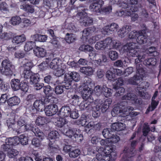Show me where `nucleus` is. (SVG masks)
I'll list each match as a JSON object with an SVG mask.
<instances>
[{"label": "nucleus", "instance_id": "0eeeda50", "mask_svg": "<svg viewBox=\"0 0 161 161\" xmlns=\"http://www.w3.org/2000/svg\"><path fill=\"white\" fill-rule=\"evenodd\" d=\"M83 102L80 104L79 107L81 110L86 109L91 110L95 107V103L94 101L93 97H90L85 99Z\"/></svg>", "mask_w": 161, "mask_h": 161}, {"label": "nucleus", "instance_id": "cd10ccee", "mask_svg": "<svg viewBox=\"0 0 161 161\" xmlns=\"http://www.w3.org/2000/svg\"><path fill=\"white\" fill-rule=\"evenodd\" d=\"M20 8L27 13H32L34 11L33 6L29 4H24L20 5Z\"/></svg>", "mask_w": 161, "mask_h": 161}, {"label": "nucleus", "instance_id": "2eb2a0df", "mask_svg": "<svg viewBox=\"0 0 161 161\" xmlns=\"http://www.w3.org/2000/svg\"><path fill=\"white\" fill-rule=\"evenodd\" d=\"M71 112V109L69 106L62 107L58 112V115L60 118L67 117L69 116Z\"/></svg>", "mask_w": 161, "mask_h": 161}, {"label": "nucleus", "instance_id": "f257e3e1", "mask_svg": "<svg viewBox=\"0 0 161 161\" xmlns=\"http://www.w3.org/2000/svg\"><path fill=\"white\" fill-rule=\"evenodd\" d=\"M143 57L139 56L138 58L135 60L134 68L136 69V72L137 75H135L133 77L130 78L128 80L129 83L133 85H138L142 80L146 73L142 65L140 63V61L143 59Z\"/></svg>", "mask_w": 161, "mask_h": 161}, {"label": "nucleus", "instance_id": "2f4dec72", "mask_svg": "<svg viewBox=\"0 0 161 161\" xmlns=\"http://www.w3.org/2000/svg\"><path fill=\"white\" fill-rule=\"evenodd\" d=\"M110 148L109 146H107L104 148L101 146L97 147L96 148V151L98 153L103 154H104L106 155L107 153L108 154V153L110 152H108V150L112 151V150H110Z\"/></svg>", "mask_w": 161, "mask_h": 161}, {"label": "nucleus", "instance_id": "4d7b16f0", "mask_svg": "<svg viewBox=\"0 0 161 161\" xmlns=\"http://www.w3.org/2000/svg\"><path fill=\"white\" fill-rule=\"evenodd\" d=\"M79 50L85 52L92 51L93 50L92 47L88 45H82L79 48Z\"/></svg>", "mask_w": 161, "mask_h": 161}, {"label": "nucleus", "instance_id": "f03ea898", "mask_svg": "<svg viewBox=\"0 0 161 161\" xmlns=\"http://www.w3.org/2000/svg\"><path fill=\"white\" fill-rule=\"evenodd\" d=\"M96 103L97 104L95 106V109L93 110L92 115L94 118H97L99 117L101 114V111L103 113H104L108 109L109 105L112 102L111 98H108L104 102H102L100 99H97L95 100Z\"/></svg>", "mask_w": 161, "mask_h": 161}, {"label": "nucleus", "instance_id": "f704fd0d", "mask_svg": "<svg viewBox=\"0 0 161 161\" xmlns=\"http://www.w3.org/2000/svg\"><path fill=\"white\" fill-rule=\"evenodd\" d=\"M6 142L10 145H16L19 144L18 136H14L13 138H9L6 140Z\"/></svg>", "mask_w": 161, "mask_h": 161}, {"label": "nucleus", "instance_id": "1a4fd4ad", "mask_svg": "<svg viewBox=\"0 0 161 161\" xmlns=\"http://www.w3.org/2000/svg\"><path fill=\"white\" fill-rule=\"evenodd\" d=\"M112 42V40L111 38H107L103 41L97 42L95 45V48L97 50H103L110 45Z\"/></svg>", "mask_w": 161, "mask_h": 161}, {"label": "nucleus", "instance_id": "7ed1b4c3", "mask_svg": "<svg viewBox=\"0 0 161 161\" xmlns=\"http://www.w3.org/2000/svg\"><path fill=\"white\" fill-rule=\"evenodd\" d=\"M135 43L133 42L127 43L123 47V49L125 52H126L127 54L129 56L135 57H136V58L135 59V61L136 59L138 58L139 56L143 57V59L142 61H140V63L142 62L145 58V55H139L138 52L135 49ZM135 62H134V63Z\"/></svg>", "mask_w": 161, "mask_h": 161}, {"label": "nucleus", "instance_id": "a878e982", "mask_svg": "<svg viewBox=\"0 0 161 161\" xmlns=\"http://www.w3.org/2000/svg\"><path fill=\"white\" fill-rule=\"evenodd\" d=\"M11 87L14 91L20 89V82L18 79H12L10 82Z\"/></svg>", "mask_w": 161, "mask_h": 161}, {"label": "nucleus", "instance_id": "6ab92c4d", "mask_svg": "<svg viewBox=\"0 0 161 161\" xmlns=\"http://www.w3.org/2000/svg\"><path fill=\"white\" fill-rule=\"evenodd\" d=\"M59 80H57V82L58 84H62L61 85L64 88L66 89H69L71 87L72 80H70L69 78L66 77L65 75V79L63 81L61 82H59Z\"/></svg>", "mask_w": 161, "mask_h": 161}, {"label": "nucleus", "instance_id": "e433bc0d", "mask_svg": "<svg viewBox=\"0 0 161 161\" xmlns=\"http://www.w3.org/2000/svg\"><path fill=\"white\" fill-rule=\"evenodd\" d=\"M96 158L97 161H110V157L106 154L97 153Z\"/></svg>", "mask_w": 161, "mask_h": 161}, {"label": "nucleus", "instance_id": "9d476101", "mask_svg": "<svg viewBox=\"0 0 161 161\" xmlns=\"http://www.w3.org/2000/svg\"><path fill=\"white\" fill-rule=\"evenodd\" d=\"M119 28L118 25L115 23L105 26L103 28V31L105 34H112L116 32Z\"/></svg>", "mask_w": 161, "mask_h": 161}, {"label": "nucleus", "instance_id": "ea45409f", "mask_svg": "<svg viewBox=\"0 0 161 161\" xmlns=\"http://www.w3.org/2000/svg\"><path fill=\"white\" fill-rule=\"evenodd\" d=\"M39 80L40 77L38 74H33L29 79L30 84L32 85L39 82Z\"/></svg>", "mask_w": 161, "mask_h": 161}, {"label": "nucleus", "instance_id": "6e6d98bb", "mask_svg": "<svg viewBox=\"0 0 161 161\" xmlns=\"http://www.w3.org/2000/svg\"><path fill=\"white\" fill-rule=\"evenodd\" d=\"M33 73L30 70L24 69L22 74L24 77L26 79H29L31 76L32 75Z\"/></svg>", "mask_w": 161, "mask_h": 161}, {"label": "nucleus", "instance_id": "49530a36", "mask_svg": "<svg viewBox=\"0 0 161 161\" xmlns=\"http://www.w3.org/2000/svg\"><path fill=\"white\" fill-rule=\"evenodd\" d=\"M43 91L45 94L48 97H51L52 96L53 90L52 88L49 86H44Z\"/></svg>", "mask_w": 161, "mask_h": 161}, {"label": "nucleus", "instance_id": "864d4df0", "mask_svg": "<svg viewBox=\"0 0 161 161\" xmlns=\"http://www.w3.org/2000/svg\"><path fill=\"white\" fill-rule=\"evenodd\" d=\"M34 42L32 41H28L26 42L25 45L24 49L25 51H29L31 50L35 46Z\"/></svg>", "mask_w": 161, "mask_h": 161}, {"label": "nucleus", "instance_id": "aec40b11", "mask_svg": "<svg viewBox=\"0 0 161 161\" xmlns=\"http://www.w3.org/2000/svg\"><path fill=\"white\" fill-rule=\"evenodd\" d=\"M66 77L69 78L70 80H72L77 82L80 79V76L79 74L75 72H69L68 73L66 74L65 75Z\"/></svg>", "mask_w": 161, "mask_h": 161}, {"label": "nucleus", "instance_id": "dca6fc26", "mask_svg": "<svg viewBox=\"0 0 161 161\" xmlns=\"http://www.w3.org/2000/svg\"><path fill=\"white\" fill-rule=\"evenodd\" d=\"M130 148L127 149L125 148L124 150V152H127V153H130L131 155L133 154V155H135L136 153V152L135 150V148L137 145L138 141L137 140H130Z\"/></svg>", "mask_w": 161, "mask_h": 161}, {"label": "nucleus", "instance_id": "4c0bfd02", "mask_svg": "<svg viewBox=\"0 0 161 161\" xmlns=\"http://www.w3.org/2000/svg\"><path fill=\"white\" fill-rule=\"evenodd\" d=\"M96 30V28L93 26L85 29L83 31V36H87L95 32Z\"/></svg>", "mask_w": 161, "mask_h": 161}, {"label": "nucleus", "instance_id": "f8f14e48", "mask_svg": "<svg viewBox=\"0 0 161 161\" xmlns=\"http://www.w3.org/2000/svg\"><path fill=\"white\" fill-rule=\"evenodd\" d=\"M93 92V90L90 88L89 86L85 85L83 88L81 92V96L84 99H88L91 97H93L91 94Z\"/></svg>", "mask_w": 161, "mask_h": 161}, {"label": "nucleus", "instance_id": "423d86ee", "mask_svg": "<svg viewBox=\"0 0 161 161\" xmlns=\"http://www.w3.org/2000/svg\"><path fill=\"white\" fill-rule=\"evenodd\" d=\"M25 130L26 131H31L33 132L35 135L40 138L41 139H43L44 138V135L43 132L39 129L37 127H34V125L32 123L27 124L24 125Z\"/></svg>", "mask_w": 161, "mask_h": 161}, {"label": "nucleus", "instance_id": "6e6552de", "mask_svg": "<svg viewBox=\"0 0 161 161\" xmlns=\"http://www.w3.org/2000/svg\"><path fill=\"white\" fill-rule=\"evenodd\" d=\"M149 86V83L147 81H143L141 82L137 86L136 90L137 94L143 99H146V94L142 90L143 89L147 88Z\"/></svg>", "mask_w": 161, "mask_h": 161}, {"label": "nucleus", "instance_id": "09e8293b", "mask_svg": "<svg viewBox=\"0 0 161 161\" xmlns=\"http://www.w3.org/2000/svg\"><path fill=\"white\" fill-rule=\"evenodd\" d=\"M28 82L25 79L23 81L20 82V88L22 91L24 92H27L28 89Z\"/></svg>", "mask_w": 161, "mask_h": 161}, {"label": "nucleus", "instance_id": "4be33fe9", "mask_svg": "<svg viewBox=\"0 0 161 161\" xmlns=\"http://www.w3.org/2000/svg\"><path fill=\"white\" fill-rule=\"evenodd\" d=\"M125 125L121 122H117L112 124L111 128L114 130L120 131L125 129Z\"/></svg>", "mask_w": 161, "mask_h": 161}, {"label": "nucleus", "instance_id": "7c9ffc66", "mask_svg": "<svg viewBox=\"0 0 161 161\" xmlns=\"http://www.w3.org/2000/svg\"><path fill=\"white\" fill-rule=\"evenodd\" d=\"M26 37L24 34L16 36L13 37L12 42L16 44L22 43L25 41Z\"/></svg>", "mask_w": 161, "mask_h": 161}, {"label": "nucleus", "instance_id": "473e14b6", "mask_svg": "<svg viewBox=\"0 0 161 161\" xmlns=\"http://www.w3.org/2000/svg\"><path fill=\"white\" fill-rule=\"evenodd\" d=\"M111 89L107 87L106 84H103L102 86V93L106 97H110L112 93Z\"/></svg>", "mask_w": 161, "mask_h": 161}, {"label": "nucleus", "instance_id": "e2e57ef3", "mask_svg": "<svg viewBox=\"0 0 161 161\" xmlns=\"http://www.w3.org/2000/svg\"><path fill=\"white\" fill-rule=\"evenodd\" d=\"M106 76L108 80H111L113 79H114L115 75L114 72H113L110 70H108L106 73Z\"/></svg>", "mask_w": 161, "mask_h": 161}, {"label": "nucleus", "instance_id": "b1692460", "mask_svg": "<svg viewBox=\"0 0 161 161\" xmlns=\"http://www.w3.org/2000/svg\"><path fill=\"white\" fill-rule=\"evenodd\" d=\"M34 155V158L36 161H53V159L49 157H42L39 153L36 152H33Z\"/></svg>", "mask_w": 161, "mask_h": 161}, {"label": "nucleus", "instance_id": "393cba45", "mask_svg": "<svg viewBox=\"0 0 161 161\" xmlns=\"http://www.w3.org/2000/svg\"><path fill=\"white\" fill-rule=\"evenodd\" d=\"M20 102L19 98L16 96L11 97L7 100L8 105L11 107L18 105Z\"/></svg>", "mask_w": 161, "mask_h": 161}, {"label": "nucleus", "instance_id": "4468645a", "mask_svg": "<svg viewBox=\"0 0 161 161\" xmlns=\"http://www.w3.org/2000/svg\"><path fill=\"white\" fill-rule=\"evenodd\" d=\"M79 22L81 25L87 26L91 25L93 23V20L92 18L82 15L80 17Z\"/></svg>", "mask_w": 161, "mask_h": 161}, {"label": "nucleus", "instance_id": "a211bd4d", "mask_svg": "<svg viewBox=\"0 0 161 161\" xmlns=\"http://www.w3.org/2000/svg\"><path fill=\"white\" fill-rule=\"evenodd\" d=\"M131 30V26L129 25L124 26L118 31V35L121 38L124 37Z\"/></svg>", "mask_w": 161, "mask_h": 161}, {"label": "nucleus", "instance_id": "39448f33", "mask_svg": "<svg viewBox=\"0 0 161 161\" xmlns=\"http://www.w3.org/2000/svg\"><path fill=\"white\" fill-rule=\"evenodd\" d=\"M1 73L6 75H11L14 66L8 59L4 60L2 63Z\"/></svg>", "mask_w": 161, "mask_h": 161}, {"label": "nucleus", "instance_id": "603ef678", "mask_svg": "<svg viewBox=\"0 0 161 161\" xmlns=\"http://www.w3.org/2000/svg\"><path fill=\"white\" fill-rule=\"evenodd\" d=\"M58 58H55L52 60L49 65L50 68L53 69H57L58 66Z\"/></svg>", "mask_w": 161, "mask_h": 161}, {"label": "nucleus", "instance_id": "f3484780", "mask_svg": "<svg viewBox=\"0 0 161 161\" xmlns=\"http://www.w3.org/2000/svg\"><path fill=\"white\" fill-rule=\"evenodd\" d=\"M136 40L137 42L140 44H144L147 42V37L144 30L139 31V35L137 36Z\"/></svg>", "mask_w": 161, "mask_h": 161}, {"label": "nucleus", "instance_id": "72a5a7b5", "mask_svg": "<svg viewBox=\"0 0 161 161\" xmlns=\"http://www.w3.org/2000/svg\"><path fill=\"white\" fill-rule=\"evenodd\" d=\"M80 130L79 129L78 131L75 133L72 137L71 139L74 142H80L83 139V135L79 133Z\"/></svg>", "mask_w": 161, "mask_h": 161}, {"label": "nucleus", "instance_id": "a19ab883", "mask_svg": "<svg viewBox=\"0 0 161 161\" xmlns=\"http://www.w3.org/2000/svg\"><path fill=\"white\" fill-rule=\"evenodd\" d=\"M47 122V120L45 117L40 116L37 117L36 119V123L38 126H42L46 124Z\"/></svg>", "mask_w": 161, "mask_h": 161}, {"label": "nucleus", "instance_id": "20e7f679", "mask_svg": "<svg viewBox=\"0 0 161 161\" xmlns=\"http://www.w3.org/2000/svg\"><path fill=\"white\" fill-rule=\"evenodd\" d=\"M58 135V133L56 131H51L49 134V148L52 152H56L57 151L58 146L56 144V142Z\"/></svg>", "mask_w": 161, "mask_h": 161}, {"label": "nucleus", "instance_id": "3c124183", "mask_svg": "<svg viewBox=\"0 0 161 161\" xmlns=\"http://www.w3.org/2000/svg\"><path fill=\"white\" fill-rule=\"evenodd\" d=\"M21 21V19L19 16H15L12 17L11 19L10 22L13 25H19Z\"/></svg>", "mask_w": 161, "mask_h": 161}, {"label": "nucleus", "instance_id": "bf43d9fd", "mask_svg": "<svg viewBox=\"0 0 161 161\" xmlns=\"http://www.w3.org/2000/svg\"><path fill=\"white\" fill-rule=\"evenodd\" d=\"M38 138L39 139L34 138L32 140V144L36 147H38L40 146L41 144V141L43 139H41L40 138Z\"/></svg>", "mask_w": 161, "mask_h": 161}, {"label": "nucleus", "instance_id": "c756f323", "mask_svg": "<svg viewBox=\"0 0 161 161\" xmlns=\"http://www.w3.org/2000/svg\"><path fill=\"white\" fill-rule=\"evenodd\" d=\"M103 5L96 3H92L90 5L89 9L93 12L100 13L101 10V7Z\"/></svg>", "mask_w": 161, "mask_h": 161}, {"label": "nucleus", "instance_id": "58836bf2", "mask_svg": "<svg viewBox=\"0 0 161 161\" xmlns=\"http://www.w3.org/2000/svg\"><path fill=\"white\" fill-rule=\"evenodd\" d=\"M65 39L67 42L70 43L74 42L76 40V37L74 34L67 33L66 34Z\"/></svg>", "mask_w": 161, "mask_h": 161}, {"label": "nucleus", "instance_id": "13d9d810", "mask_svg": "<svg viewBox=\"0 0 161 161\" xmlns=\"http://www.w3.org/2000/svg\"><path fill=\"white\" fill-rule=\"evenodd\" d=\"M81 98V97L78 96L76 94H74L71 95L70 100L73 103L74 105H78L79 100Z\"/></svg>", "mask_w": 161, "mask_h": 161}, {"label": "nucleus", "instance_id": "338daca9", "mask_svg": "<svg viewBox=\"0 0 161 161\" xmlns=\"http://www.w3.org/2000/svg\"><path fill=\"white\" fill-rule=\"evenodd\" d=\"M54 91L56 94H60L64 92V88L62 85H58L55 87Z\"/></svg>", "mask_w": 161, "mask_h": 161}, {"label": "nucleus", "instance_id": "c85d7f7f", "mask_svg": "<svg viewBox=\"0 0 161 161\" xmlns=\"http://www.w3.org/2000/svg\"><path fill=\"white\" fill-rule=\"evenodd\" d=\"M80 71L81 73L86 75L90 76L92 75L93 73V70L91 67H81Z\"/></svg>", "mask_w": 161, "mask_h": 161}, {"label": "nucleus", "instance_id": "69168bd1", "mask_svg": "<svg viewBox=\"0 0 161 161\" xmlns=\"http://www.w3.org/2000/svg\"><path fill=\"white\" fill-rule=\"evenodd\" d=\"M56 69V70L54 72V74L57 76L60 77L63 75L65 73L64 70L62 68L58 67Z\"/></svg>", "mask_w": 161, "mask_h": 161}, {"label": "nucleus", "instance_id": "5701e85b", "mask_svg": "<svg viewBox=\"0 0 161 161\" xmlns=\"http://www.w3.org/2000/svg\"><path fill=\"white\" fill-rule=\"evenodd\" d=\"M43 102V99L36 100L33 104L34 108H36L38 111H42L45 108Z\"/></svg>", "mask_w": 161, "mask_h": 161}, {"label": "nucleus", "instance_id": "c03bdc74", "mask_svg": "<svg viewBox=\"0 0 161 161\" xmlns=\"http://www.w3.org/2000/svg\"><path fill=\"white\" fill-rule=\"evenodd\" d=\"M19 143H20L22 145H26L28 144V137L24 134L18 136Z\"/></svg>", "mask_w": 161, "mask_h": 161}, {"label": "nucleus", "instance_id": "0e129e2a", "mask_svg": "<svg viewBox=\"0 0 161 161\" xmlns=\"http://www.w3.org/2000/svg\"><path fill=\"white\" fill-rule=\"evenodd\" d=\"M151 107H149L147 110V111L149 112L154 110L158 105V102L154 100H152Z\"/></svg>", "mask_w": 161, "mask_h": 161}, {"label": "nucleus", "instance_id": "79ce46f5", "mask_svg": "<svg viewBox=\"0 0 161 161\" xmlns=\"http://www.w3.org/2000/svg\"><path fill=\"white\" fill-rule=\"evenodd\" d=\"M136 97V95L133 93L131 92L127 93L124 95L122 97L123 100H134Z\"/></svg>", "mask_w": 161, "mask_h": 161}, {"label": "nucleus", "instance_id": "a18cd8bd", "mask_svg": "<svg viewBox=\"0 0 161 161\" xmlns=\"http://www.w3.org/2000/svg\"><path fill=\"white\" fill-rule=\"evenodd\" d=\"M110 148V150H112V151H108V152H110L109 153H106V155L110 157V161H113L116 159V157L117 156V153L114 152V149L113 148L112 146H109Z\"/></svg>", "mask_w": 161, "mask_h": 161}, {"label": "nucleus", "instance_id": "5fc2aeb1", "mask_svg": "<svg viewBox=\"0 0 161 161\" xmlns=\"http://www.w3.org/2000/svg\"><path fill=\"white\" fill-rule=\"evenodd\" d=\"M19 153V152L14 149H11L8 152V156L10 158H14Z\"/></svg>", "mask_w": 161, "mask_h": 161}, {"label": "nucleus", "instance_id": "412c9836", "mask_svg": "<svg viewBox=\"0 0 161 161\" xmlns=\"http://www.w3.org/2000/svg\"><path fill=\"white\" fill-rule=\"evenodd\" d=\"M157 63V61L155 58L154 57L150 58L145 59L143 61L144 65L147 67L151 68L152 67L154 66Z\"/></svg>", "mask_w": 161, "mask_h": 161}, {"label": "nucleus", "instance_id": "052dcab7", "mask_svg": "<svg viewBox=\"0 0 161 161\" xmlns=\"http://www.w3.org/2000/svg\"><path fill=\"white\" fill-rule=\"evenodd\" d=\"M109 56L112 60H115L119 57L118 53L114 51H111L109 52Z\"/></svg>", "mask_w": 161, "mask_h": 161}, {"label": "nucleus", "instance_id": "680f3d73", "mask_svg": "<svg viewBox=\"0 0 161 161\" xmlns=\"http://www.w3.org/2000/svg\"><path fill=\"white\" fill-rule=\"evenodd\" d=\"M80 153V150L79 149H76L69 152V155L71 158H75L77 157Z\"/></svg>", "mask_w": 161, "mask_h": 161}, {"label": "nucleus", "instance_id": "9b49d317", "mask_svg": "<svg viewBox=\"0 0 161 161\" xmlns=\"http://www.w3.org/2000/svg\"><path fill=\"white\" fill-rule=\"evenodd\" d=\"M58 110L57 106L55 104L49 105L45 108V111L46 115L51 116L55 115Z\"/></svg>", "mask_w": 161, "mask_h": 161}, {"label": "nucleus", "instance_id": "bb28decb", "mask_svg": "<svg viewBox=\"0 0 161 161\" xmlns=\"http://www.w3.org/2000/svg\"><path fill=\"white\" fill-rule=\"evenodd\" d=\"M34 54L38 57H43L46 54V50L43 48L37 47L34 50Z\"/></svg>", "mask_w": 161, "mask_h": 161}, {"label": "nucleus", "instance_id": "c9c22d12", "mask_svg": "<svg viewBox=\"0 0 161 161\" xmlns=\"http://www.w3.org/2000/svg\"><path fill=\"white\" fill-rule=\"evenodd\" d=\"M78 129L69 127L65 133V135L70 138H71L75 133L78 131Z\"/></svg>", "mask_w": 161, "mask_h": 161}, {"label": "nucleus", "instance_id": "37998d69", "mask_svg": "<svg viewBox=\"0 0 161 161\" xmlns=\"http://www.w3.org/2000/svg\"><path fill=\"white\" fill-rule=\"evenodd\" d=\"M113 131L110 129H105L102 131L103 136L106 138L109 139L112 136Z\"/></svg>", "mask_w": 161, "mask_h": 161}, {"label": "nucleus", "instance_id": "774afa93", "mask_svg": "<svg viewBox=\"0 0 161 161\" xmlns=\"http://www.w3.org/2000/svg\"><path fill=\"white\" fill-rule=\"evenodd\" d=\"M124 156L125 157L124 158L122 159L121 161H131V158L135 156L133 154L131 155L130 153H127V152H124Z\"/></svg>", "mask_w": 161, "mask_h": 161}, {"label": "nucleus", "instance_id": "8fccbe9b", "mask_svg": "<svg viewBox=\"0 0 161 161\" xmlns=\"http://www.w3.org/2000/svg\"><path fill=\"white\" fill-rule=\"evenodd\" d=\"M35 40L40 42H44L47 39V36L46 35H41L38 34L34 35Z\"/></svg>", "mask_w": 161, "mask_h": 161}, {"label": "nucleus", "instance_id": "ddd939ff", "mask_svg": "<svg viewBox=\"0 0 161 161\" xmlns=\"http://www.w3.org/2000/svg\"><path fill=\"white\" fill-rule=\"evenodd\" d=\"M18 117V116L17 115L12 116L11 118L8 119L7 122L8 128L9 129H11L13 130H16V131L20 128L18 125L17 126L14 123L15 119H17Z\"/></svg>", "mask_w": 161, "mask_h": 161}, {"label": "nucleus", "instance_id": "de8ad7c7", "mask_svg": "<svg viewBox=\"0 0 161 161\" xmlns=\"http://www.w3.org/2000/svg\"><path fill=\"white\" fill-rule=\"evenodd\" d=\"M113 88L116 90L115 95L117 96H119L122 95L125 92V89L123 87H120L118 86H114Z\"/></svg>", "mask_w": 161, "mask_h": 161}]
</instances>
